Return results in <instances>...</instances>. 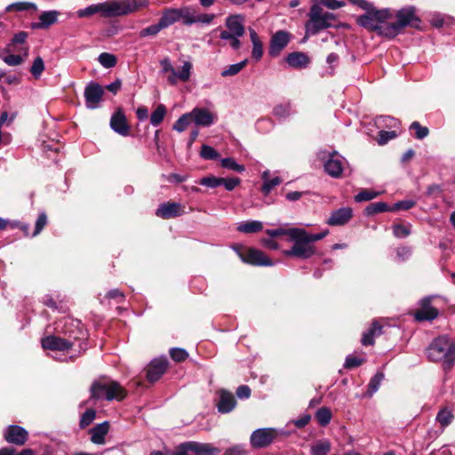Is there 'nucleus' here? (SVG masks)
Instances as JSON below:
<instances>
[{
  "instance_id": "nucleus-1",
  "label": "nucleus",
  "mask_w": 455,
  "mask_h": 455,
  "mask_svg": "<svg viewBox=\"0 0 455 455\" xmlns=\"http://www.w3.org/2000/svg\"><path fill=\"white\" fill-rule=\"evenodd\" d=\"M147 4L146 0H110L81 9L77 12V16L89 17L95 13H100L104 17L121 16L134 12Z\"/></svg>"
},
{
  "instance_id": "nucleus-2",
  "label": "nucleus",
  "mask_w": 455,
  "mask_h": 455,
  "mask_svg": "<svg viewBox=\"0 0 455 455\" xmlns=\"http://www.w3.org/2000/svg\"><path fill=\"white\" fill-rule=\"evenodd\" d=\"M328 233V230H324L318 234H309L302 228H290L289 236L294 243L290 250L284 251V255L303 259L312 257L316 251L313 243L324 238Z\"/></svg>"
},
{
  "instance_id": "nucleus-3",
  "label": "nucleus",
  "mask_w": 455,
  "mask_h": 455,
  "mask_svg": "<svg viewBox=\"0 0 455 455\" xmlns=\"http://www.w3.org/2000/svg\"><path fill=\"white\" fill-rule=\"evenodd\" d=\"M427 356L432 362H440L444 370L455 363V339L442 335L435 338L427 348Z\"/></svg>"
},
{
  "instance_id": "nucleus-4",
  "label": "nucleus",
  "mask_w": 455,
  "mask_h": 455,
  "mask_svg": "<svg viewBox=\"0 0 455 455\" xmlns=\"http://www.w3.org/2000/svg\"><path fill=\"white\" fill-rule=\"evenodd\" d=\"M90 390L92 399L105 398L108 401H122L127 395L126 390L117 381L107 379L94 381Z\"/></svg>"
},
{
  "instance_id": "nucleus-5",
  "label": "nucleus",
  "mask_w": 455,
  "mask_h": 455,
  "mask_svg": "<svg viewBox=\"0 0 455 455\" xmlns=\"http://www.w3.org/2000/svg\"><path fill=\"white\" fill-rule=\"evenodd\" d=\"M391 17L387 10H377L373 7L366 11L365 14L358 16L356 22L370 31H377L379 35L386 36L384 30L387 28V20Z\"/></svg>"
},
{
  "instance_id": "nucleus-6",
  "label": "nucleus",
  "mask_w": 455,
  "mask_h": 455,
  "mask_svg": "<svg viewBox=\"0 0 455 455\" xmlns=\"http://www.w3.org/2000/svg\"><path fill=\"white\" fill-rule=\"evenodd\" d=\"M395 22H387V28L384 32L387 37H395L403 28L407 26L418 28L420 22L419 18L416 15V8L414 6H407L399 10L395 14Z\"/></svg>"
},
{
  "instance_id": "nucleus-7",
  "label": "nucleus",
  "mask_w": 455,
  "mask_h": 455,
  "mask_svg": "<svg viewBox=\"0 0 455 455\" xmlns=\"http://www.w3.org/2000/svg\"><path fill=\"white\" fill-rule=\"evenodd\" d=\"M308 17L309 20L305 26L307 35H315L319 31L331 27L332 21L335 20L334 14L323 12L318 4L311 6Z\"/></svg>"
},
{
  "instance_id": "nucleus-8",
  "label": "nucleus",
  "mask_w": 455,
  "mask_h": 455,
  "mask_svg": "<svg viewBox=\"0 0 455 455\" xmlns=\"http://www.w3.org/2000/svg\"><path fill=\"white\" fill-rule=\"evenodd\" d=\"M216 451L217 449L207 443L188 442L181 443L172 455H211Z\"/></svg>"
},
{
  "instance_id": "nucleus-9",
  "label": "nucleus",
  "mask_w": 455,
  "mask_h": 455,
  "mask_svg": "<svg viewBox=\"0 0 455 455\" xmlns=\"http://www.w3.org/2000/svg\"><path fill=\"white\" fill-rule=\"evenodd\" d=\"M277 435L275 428H259L252 432L250 443L252 448H264L270 445Z\"/></svg>"
},
{
  "instance_id": "nucleus-10",
  "label": "nucleus",
  "mask_w": 455,
  "mask_h": 455,
  "mask_svg": "<svg viewBox=\"0 0 455 455\" xmlns=\"http://www.w3.org/2000/svg\"><path fill=\"white\" fill-rule=\"evenodd\" d=\"M183 213L184 206L175 202L163 203L156 211V215L164 220L176 218L181 216Z\"/></svg>"
},
{
  "instance_id": "nucleus-11",
  "label": "nucleus",
  "mask_w": 455,
  "mask_h": 455,
  "mask_svg": "<svg viewBox=\"0 0 455 455\" xmlns=\"http://www.w3.org/2000/svg\"><path fill=\"white\" fill-rule=\"evenodd\" d=\"M190 113L197 126L208 127L217 120V115L205 108H195Z\"/></svg>"
},
{
  "instance_id": "nucleus-12",
  "label": "nucleus",
  "mask_w": 455,
  "mask_h": 455,
  "mask_svg": "<svg viewBox=\"0 0 455 455\" xmlns=\"http://www.w3.org/2000/svg\"><path fill=\"white\" fill-rule=\"evenodd\" d=\"M243 261L256 265V266H272L273 262L267 256L261 251L257 249H248L245 252L241 254Z\"/></svg>"
},
{
  "instance_id": "nucleus-13",
  "label": "nucleus",
  "mask_w": 455,
  "mask_h": 455,
  "mask_svg": "<svg viewBox=\"0 0 455 455\" xmlns=\"http://www.w3.org/2000/svg\"><path fill=\"white\" fill-rule=\"evenodd\" d=\"M41 344L44 349L52 351H68L73 346L72 342L54 335H49L42 339Z\"/></svg>"
},
{
  "instance_id": "nucleus-14",
  "label": "nucleus",
  "mask_w": 455,
  "mask_h": 455,
  "mask_svg": "<svg viewBox=\"0 0 455 455\" xmlns=\"http://www.w3.org/2000/svg\"><path fill=\"white\" fill-rule=\"evenodd\" d=\"M104 90L101 85L96 83L89 84L84 90L86 106L89 108H95L102 100Z\"/></svg>"
},
{
  "instance_id": "nucleus-15",
  "label": "nucleus",
  "mask_w": 455,
  "mask_h": 455,
  "mask_svg": "<svg viewBox=\"0 0 455 455\" xmlns=\"http://www.w3.org/2000/svg\"><path fill=\"white\" fill-rule=\"evenodd\" d=\"M168 367V361L165 358L154 359L148 366L147 379L150 382L158 380L165 372Z\"/></svg>"
},
{
  "instance_id": "nucleus-16",
  "label": "nucleus",
  "mask_w": 455,
  "mask_h": 455,
  "mask_svg": "<svg viewBox=\"0 0 455 455\" xmlns=\"http://www.w3.org/2000/svg\"><path fill=\"white\" fill-rule=\"evenodd\" d=\"M4 439L16 445H23L28 440V432L20 426H10L4 432Z\"/></svg>"
},
{
  "instance_id": "nucleus-17",
  "label": "nucleus",
  "mask_w": 455,
  "mask_h": 455,
  "mask_svg": "<svg viewBox=\"0 0 455 455\" xmlns=\"http://www.w3.org/2000/svg\"><path fill=\"white\" fill-rule=\"evenodd\" d=\"M290 41V35L285 31H277L271 38L269 54L278 56Z\"/></svg>"
},
{
  "instance_id": "nucleus-18",
  "label": "nucleus",
  "mask_w": 455,
  "mask_h": 455,
  "mask_svg": "<svg viewBox=\"0 0 455 455\" xmlns=\"http://www.w3.org/2000/svg\"><path fill=\"white\" fill-rule=\"evenodd\" d=\"M353 216V210L350 207H342L333 211L326 223L329 226H343L347 224Z\"/></svg>"
},
{
  "instance_id": "nucleus-19",
  "label": "nucleus",
  "mask_w": 455,
  "mask_h": 455,
  "mask_svg": "<svg viewBox=\"0 0 455 455\" xmlns=\"http://www.w3.org/2000/svg\"><path fill=\"white\" fill-rule=\"evenodd\" d=\"M218 395L216 406L220 413H228L235 409L236 401L231 392L221 389L218 392Z\"/></svg>"
},
{
  "instance_id": "nucleus-20",
  "label": "nucleus",
  "mask_w": 455,
  "mask_h": 455,
  "mask_svg": "<svg viewBox=\"0 0 455 455\" xmlns=\"http://www.w3.org/2000/svg\"><path fill=\"white\" fill-rule=\"evenodd\" d=\"M111 128L122 136H127L130 132V126L127 123L125 115L121 109L116 111L110 119Z\"/></svg>"
},
{
  "instance_id": "nucleus-21",
  "label": "nucleus",
  "mask_w": 455,
  "mask_h": 455,
  "mask_svg": "<svg viewBox=\"0 0 455 455\" xmlns=\"http://www.w3.org/2000/svg\"><path fill=\"white\" fill-rule=\"evenodd\" d=\"M243 21L244 19L242 15H230L226 19L225 22V25L228 29L223 30L222 32L230 33L235 36H243L245 31Z\"/></svg>"
},
{
  "instance_id": "nucleus-22",
  "label": "nucleus",
  "mask_w": 455,
  "mask_h": 455,
  "mask_svg": "<svg viewBox=\"0 0 455 455\" xmlns=\"http://www.w3.org/2000/svg\"><path fill=\"white\" fill-rule=\"evenodd\" d=\"M325 172L333 178H339L343 172V164L341 156L336 152L330 156V158L324 163Z\"/></svg>"
},
{
  "instance_id": "nucleus-23",
  "label": "nucleus",
  "mask_w": 455,
  "mask_h": 455,
  "mask_svg": "<svg viewBox=\"0 0 455 455\" xmlns=\"http://www.w3.org/2000/svg\"><path fill=\"white\" fill-rule=\"evenodd\" d=\"M383 333V326L374 320L368 331L363 333L361 343L363 346H372L375 338Z\"/></svg>"
},
{
  "instance_id": "nucleus-24",
  "label": "nucleus",
  "mask_w": 455,
  "mask_h": 455,
  "mask_svg": "<svg viewBox=\"0 0 455 455\" xmlns=\"http://www.w3.org/2000/svg\"><path fill=\"white\" fill-rule=\"evenodd\" d=\"M437 316L438 310L429 305V299H424L421 307L415 313V318L419 321H430Z\"/></svg>"
},
{
  "instance_id": "nucleus-25",
  "label": "nucleus",
  "mask_w": 455,
  "mask_h": 455,
  "mask_svg": "<svg viewBox=\"0 0 455 455\" xmlns=\"http://www.w3.org/2000/svg\"><path fill=\"white\" fill-rule=\"evenodd\" d=\"M59 12L56 11L44 12L39 16V21L33 23L32 28L36 29L47 28L58 20Z\"/></svg>"
},
{
  "instance_id": "nucleus-26",
  "label": "nucleus",
  "mask_w": 455,
  "mask_h": 455,
  "mask_svg": "<svg viewBox=\"0 0 455 455\" xmlns=\"http://www.w3.org/2000/svg\"><path fill=\"white\" fill-rule=\"evenodd\" d=\"M109 430V424L108 421L98 424L91 429V441L96 444H103L105 443V436Z\"/></svg>"
},
{
  "instance_id": "nucleus-27",
  "label": "nucleus",
  "mask_w": 455,
  "mask_h": 455,
  "mask_svg": "<svg viewBox=\"0 0 455 455\" xmlns=\"http://www.w3.org/2000/svg\"><path fill=\"white\" fill-rule=\"evenodd\" d=\"M288 65L294 68H303L309 63L308 56L301 52H294L286 57Z\"/></svg>"
},
{
  "instance_id": "nucleus-28",
  "label": "nucleus",
  "mask_w": 455,
  "mask_h": 455,
  "mask_svg": "<svg viewBox=\"0 0 455 455\" xmlns=\"http://www.w3.org/2000/svg\"><path fill=\"white\" fill-rule=\"evenodd\" d=\"M162 27L164 28L170 27L177 21H180L179 16V9L178 8H169L165 9L163 12V15L159 20Z\"/></svg>"
},
{
  "instance_id": "nucleus-29",
  "label": "nucleus",
  "mask_w": 455,
  "mask_h": 455,
  "mask_svg": "<svg viewBox=\"0 0 455 455\" xmlns=\"http://www.w3.org/2000/svg\"><path fill=\"white\" fill-rule=\"evenodd\" d=\"M262 229L263 223L259 220L243 221L237 227L239 232L245 234L258 233Z\"/></svg>"
},
{
  "instance_id": "nucleus-30",
  "label": "nucleus",
  "mask_w": 455,
  "mask_h": 455,
  "mask_svg": "<svg viewBox=\"0 0 455 455\" xmlns=\"http://www.w3.org/2000/svg\"><path fill=\"white\" fill-rule=\"evenodd\" d=\"M178 9L180 20H182L183 24L189 26L196 23V13L193 8L189 6H184Z\"/></svg>"
},
{
  "instance_id": "nucleus-31",
  "label": "nucleus",
  "mask_w": 455,
  "mask_h": 455,
  "mask_svg": "<svg viewBox=\"0 0 455 455\" xmlns=\"http://www.w3.org/2000/svg\"><path fill=\"white\" fill-rule=\"evenodd\" d=\"M160 65L162 67V72L164 74H168L167 80L169 84L172 85H175L177 84V76L176 70L172 67L170 60L168 58H164L160 61Z\"/></svg>"
},
{
  "instance_id": "nucleus-32",
  "label": "nucleus",
  "mask_w": 455,
  "mask_h": 455,
  "mask_svg": "<svg viewBox=\"0 0 455 455\" xmlns=\"http://www.w3.org/2000/svg\"><path fill=\"white\" fill-rule=\"evenodd\" d=\"M331 443L326 439L318 440L311 446L313 455H327L331 451Z\"/></svg>"
},
{
  "instance_id": "nucleus-33",
  "label": "nucleus",
  "mask_w": 455,
  "mask_h": 455,
  "mask_svg": "<svg viewBox=\"0 0 455 455\" xmlns=\"http://www.w3.org/2000/svg\"><path fill=\"white\" fill-rule=\"evenodd\" d=\"M392 211V207H389L387 204L384 202H377L370 204L365 208V214L368 216L374 215L380 212Z\"/></svg>"
},
{
  "instance_id": "nucleus-34",
  "label": "nucleus",
  "mask_w": 455,
  "mask_h": 455,
  "mask_svg": "<svg viewBox=\"0 0 455 455\" xmlns=\"http://www.w3.org/2000/svg\"><path fill=\"white\" fill-rule=\"evenodd\" d=\"M167 109L164 105L159 104L150 116V123L154 126L159 125L166 116Z\"/></svg>"
},
{
  "instance_id": "nucleus-35",
  "label": "nucleus",
  "mask_w": 455,
  "mask_h": 455,
  "mask_svg": "<svg viewBox=\"0 0 455 455\" xmlns=\"http://www.w3.org/2000/svg\"><path fill=\"white\" fill-rule=\"evenodd\" d=\"M193 122L191 113L182 115L173 124V129L179 132H184Z\"/></svg>"
},
{
  "instance_id": "nucleus-36",
  "label": "nucleus",
  "mask_w": 455,
  "mask_h": 455,
  "mask_svg": "<svg viewBox=\"0 0 455 455\" xmlns=\"http://www.w3.org/2000/svg\"><path fill=\"white\" fill-rule=\"evenodd\" d=\"M453 418L454 416L451 410L448 408H443L437 413L436 420L443 427H445L451 423Z\"/></svg>"
},
{
  "instance_id": "nucleus-37",
  "label": "nucleus",
  "mask_w": 455,
  "mask_h": 455,
  "mask_svg": "<svg viewBox=\"0 0 455 455\" xmlns=\"http://www.w3.org/2000/svg\"><path fill=\"white\" fill-rule=\"evenodd\" d=\"M247 62L248 60H244L239 63L229 65L221 71V76L226 77L238 74L247 65Z\"/></svg>"
},
{
  "instance_id": "nucleus-38",
  "label": "nucleus",
  "mask_w": 455,
  "mask_h": 455,
  "mask_svg": "<svg viewBox=\"0 0 455 455\" xmlns=\"http://www.w3.org/2000/svg\"><path fill=\"white\" fill-rule=\"evenodd\" d=\"M410 131H414V137L418 140H423L429 134V130L426 126H422L419 122L414 121L410 125Z\"/></svg>"
},
{
  "instance_id": "nucleus-39",
  "label": "nucleus",
  "mask_w": 455,
  "mask_h": 455,
  "mask_svg": "<svg viewBox=\"0 0 455 455\" xmlns=\"http://www.w3.org/2000/svg\"><path fill=\"white\" fill-rule=\"evenodd\" d=\"M220 164L223 168L235 171L236 172H243L245 167L243 164H239L232 157H227L220 160Z\"/></svg>"
},
{
  "instance_id": "nucleus-40",
  "label": "nucleus",
  "mask_w": 455,
  "mask_h": 455,
  "mask_svg": "<svg viewBox=\"0 0 455 455\" xmlns=\"http://www.w3.org/2000/svg\"><path fill=\"white\" fill-rule=\"evenodd\" d=\"M315 418L321 426H326L331 421V412L327 407H322L316 411Z\"/></svg>"
},
{
  "instance_id": "nucleus-41",
  "label": "nucleus",
  "mask_w": 455,
  "mask_h": 455,
  "mask_svg": "<svg viewBox=\"0 0 455 455\" xmlns=\"http://www.w3.org/2000/svg\"><path fill=\"white\" fill-rule=\"evenodd\" d=\"M267 172H264L262 178L264 180V183L262 186V191L267 195L275 186L281 183V179L279 177H275L273 179H267Z\"/></svg>"
},
{
  "instance_id": "nucleus-42",
  "label": "nucleus",
  "mask_w": 455,
  "mask_h": 455,
  "mask_svg": "<svg viewBox=\"0 0 455 455\" xmlns=\"http://www.w3.org/2000/svg\"><path fill=\"white\" fill-rule=\"evenodd\" d=\"M98 60L106 68H110L116 65V56L108 52L100 54Z\"/></svg>"
},
{
  "instance_id": "nucleus-43",
  "label": "nucleus",
  "mask_w": 455,
  "mask_h": 455,
  "mask_svg": "<svg viewBox=\"0 0 455 455\" xmlns=\"http://www.w3.org/2000/svg\"><path fill=\"white\" fill-rule=\"evenodd\" d=\"M394 235L397 238L407 237L411 234V225L396 223L393 225Z\"/></svg>"
},
{
  "instance_id": "nucleus-44",
  "label": "nucleus",
  "mask_w": 455,
  "mask_h": 455,
  "mask_svg": "<svg viewBox=\"0 0 455 455\" xmlns=\"http://www.w3.org/2000/svg\"><path fill=\"white\" fill-rule=\"evenodd\" d=\"M200 156L205 160H216L220 157V154L212 147L203 145L200 151Z\"/></svg>"
},
{
  "instance_id": "nucleus-45",
  "label": "nucleus",
  "mask_w": 455,
  "mask_h": 455,
  "mask_svg": "<svg viewBox=\"0 0 455 455\" xmlns=\"http://www.w3.org/2000/svg\"><path fill=\"white\" fill-rule=\"evenodd\" d=\"M44 70V62L41 57H36L31 66L30 72L32 76L38 79Z\"/></svg>"
},
{
  "instance_id": "nucleus-46",
  "label": "nucleus",
  "mask_w": 455,
  "mask_h": 455,
  "mask_svg": "<svg viewBox=\"0 0 455 455\" xmlns=\"http://www.w3.org/2000/svg\"><path fill=\"white\" fill-rule=\"evenodd\" d=\"M241 36H235L233 34L227 32H221L220 35V39L229 41V44L234 50H237L240 48L241 42L239 40V37Z\"/></svg>"
},
{
  "instance_id": "nucleus-47",
  "label": "nucleus",
  "mask_w": 455,
  "mask_h": 455,
  "mask_svg": "<svg viewBox=\"0 0 455 455\" xmlns=\"http://www.w3.org/2000/svg\"><path fill=\"white\" fill-rule=\"evenodd\" d=\"M191 68H192V65L190 62L188 61H186L182 68H181V70L180 72H176V76H177V82L180 80V81H182V82H187L189 80L190 78V74H191Z\"/></svg>"
},
{
  "instance_id": "nucleus-48",
  "label": "nucleus",
  "mask_w": 455,
  "mask_h": 455,
  "mask_svg": "<svg viewBox=\"0 0 455 455\" xmlns=\"http://www.w3.org/2000/svg\"><path fill=\"white\" fill-rule=\"evenodd\" d=\"M30 9L36 11V5L33 3L20 2V3L12 4L7 7V11H9V12H11V11L20 12V11H26V10H30Z\"/></svg>"
},
{
  "instance_id": "nucleus-49",
  "label": "nucleus",
  "mask_w": 455,
  "mask_h": 455,
  "mask_svg": "<svg viewBox=\"0 0 455 455\" xmlns=\"http://www.w3.org/2000/svg\"><path fill=\"white\" fill-rule=\"evenodd\" d=\"M96 417V411L92 409H88L81 417L79 425L81 428H85L92 423Z\"/></svg>"
},
{
  "instance_id": "nucleus-50",
  "label": "nucleus",
  "mask_w": 455,
  "mask_h": 455,
  "mask_svg": "<svg viewBox=\"0 0 455 455\" xmlns=\"http://www.w3.org/2000/svg\"><path fill=\"white\" fill-rule=\"evenodd\" d=\"M379 195V192H375V191L369 190V189H364V190H362L361 192H359L355 196V202H358V203L364 202V201H370V200L376 198Z\"/></svg>"
},
{
  "instance_id": "nucleus-51",
  "label": "nucleus",
  "mask_w": 455,
  "mask_h": 455,
  "mask_svg": "<svg viewBox=\"0 0 455 455\" xmlns=\"http://www.w3.org/2000/svg\"><path fill=\"white\" fill-rule=\"evenodd\" d=\"M365 362L364 357H359L353 355H349L347 356L344 367L346 369H353L357 366H360L363 363Z\"/></svg>"
},
{
  "instance_id": "nucleus-52",
  "label": "nucleus",
  "mask_w": 455,
  "mask_h": 455,
  "mask_svg": "<svg viewBox=\"0 0 455 455\" xmlns=\"http://www.w3.org/2000/svg\"><path fill=\"white\" fill-rule=\"evenodd\" d=\"M170 355L173 361L178 363L183 362L188 357V354L185 349L178 347L172 348Z\"/></svg>"
},
{
  "instance_id": "nucleus-53",
  "label": "nucleus",
  "mask_w": 455,
  "mask_h": 455,
  "mask_svg": "<svg viewBox=\"0 0 455 455\" xmlns=\"http://www.w3.org/2000/svg\"><path fill=\"white\" fill-rule=\"evenodd\" d=\"M290 103L278 104L273 108V114L280 118L287 117L290 115Z\"/></svg>"
},
{
  "instance_id": "nucleus-54",
  "label": "nucleus",
  "mask_w": 455,
  "mask_h": 455,
  "mask_svg": "<svg viewBox=\"0 0 455 455\" xmlns=\"http://www.w3.org/2000/svg\"><path fill=\"white\" fill-rule=\"evenodd\" d=\"M164 28L162 27L160 21L157 24H153L148 28H143L140 32V36L141 37H146L148 36H156Z\"/></svg>"
},
{
  "instance_id": "nucleus-55",
  "label": "nucleus",
  "mask_w": 455,
  "mask_h": 455,
  "mask_svg": "<svg viewBox=\"0 0 455 455\" xmlns=\"http://www.w3.org/2000/svg\"><path fill=\"white\" fill-rule=\"evenodd\" d=\"M220 178L215 176L204 177L199 180V184L208 188H217L220 186Z\"/></svg>"
},
{
  "instance_id": "nucleus-56",
  "label": "nucleus",
  "mask_w": 455,
  "mask_h": 455,
  "mask_svg": "<svg viewBox=\"0 0 455 455\" xmlns=\"http://www.w3.org/2000/svg\"><path fill=\"white\" fill-rule=\"evenodd\" d=\"M47 224V215L44 212H42L39 214L36 225H35V231L32 234L33 236L37 235L46 226Z\"/></svg>"
},
{
  "instance_id": "nucleus-57",
  "label": "nucleus",
  "mask_w": 455,
  "mask_h": 455,
  "mask_svg": "<svg viewBox=\"0 0 455 455\" xmlns=\"http://www.w3.org/2000/svg\"><path fill=\"white\" fill-rule=\"evenodd\" d=\"M383 379L384 374L382 372H378L371 378L369 383V389L371 393H374L379 389Z\"/></svg>"
},
{
  "instance_id": "nucleus-58",
  "label": "nucleus",
  "mask_w": 455,
  "mask_h": 455,
  "mask_svg": "<svg viewBox=\"0 0 455 455\" xmlns=\"http://www.w3.org/2000/svg\"><path fill=\"white\" fill-rule=\"evenodd\" d=\"M397 136V133L395 131H381L379 132L378 143L379 145H384L387 143L388 140L395 139Z\"/></svg>"
},
{
  "instance_id": "nucleus-59",
  "label": "nucleus",
  "mask_w": 455,
  "mask_h": 455,
  "mask_svg": "<svg viewBox=\"0 0 455 455\" xmlns=\"http://www.w3.org/2000/svg\"><path fill=\"white\" fill-rule=\"evenodd\" d=\"M0 455H35L31 449H25L20 452H16L13 448L0 449Z\"/></svg>"
},
{
  "instance_id": "nucleus-60",
  "label": "nucleus",
  "mask_w": 455,
  "mask_h": 455,
  "mask_svg": "<svg viewBox=\"0 0 455 455\" xmlns=\"http://www.w3.org/2000/svg\"><path fill=\"white\" fill-rule=\"evenodd\" d=\"M220 186L223 185L225 188L228 191H232L236 186L240 184L241 181L239 178H220Z\"/></svg>"
},
{
  "instance_id": "nucleus-61",
  "label": "nucleus",
  "mask_w": 455,
  "mask_h": 455,
  "mask_svg": "<svg viewBox=\"0 0 455 455\" xmlns=\"http://www.w3.org/2000/svg\"><path fill=\"white\" fill-rule=\"evenodd\" d=\"M415 204H416V202L413 200L399 201L393 205L392 211H398V210H405L406 211V210H409V209H411L412 207H414Z\"/></svg>"
},
{
  "instance_id": "nucleus-62",
  "label": "nucleus",
  "mask_w": 455,
  "mask_h": 455,
  "mask_svg": "<svg viewBox=\"0 0 455 455\" xmlns=\"http://www.w3.org/2000/svg\"><path fill=\"white\" fill-rule=\"evenodd\" d=\"M3 60L9 66H18L23 62V58L16 54H9L3 58Z\"/></svg>"
},
{
  "instance_id": "nucleus-63",
  "label": "nucleus",
  "mask_w": 455,
  "mask_h": 455,
  "mask_svg": "<svg viewBox=\"0 0 455 455\" xmlns=\"http://www.w3.org/2000/svg\"><path fill=\"white\" fill-rule=\"evenodd\" d=\"M236 395L241 398H249L251 395V388L248 386L242 385L236 389Z\"/></svg>"
},
{
  "instance_id": "nucleus-64",
  "label": "nucleus",
  "mask_w": 455,
  "mask_h": 455,
  "mask_svg": "<svg viewBox=\"0 0 455 455\" xmlns=\"http://www.w3.org/2000/svg\"><path fill=\"white\" fill-rule=\"evenodd\" d=\"M252 45H253V47H252L251 55L256 60H259L262 57V54H263L262 44H261V42H259V43L252 44Z\"/></svg>"
}]
</instances>
